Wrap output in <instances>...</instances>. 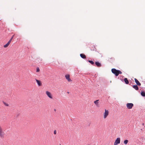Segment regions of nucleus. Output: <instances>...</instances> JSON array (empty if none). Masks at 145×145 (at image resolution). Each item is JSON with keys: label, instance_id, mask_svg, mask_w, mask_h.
<instances>
[{"label": "nucleus", "instance_id": "2", "mask_svg": "<svg viewBox=\"0 0 145 145\" xmlns=\"http://www.w3.org/2000/svg\"><path fill=\"white\" fill-rule=\"evenodd\" d=\"M5 133L2 127L0 125V138H4Z\"/></svg>", "mask_w": 145, "mask_h": 145}, {"label": "nucleus", "instance_id": "8", "mask_svg": "<svg viewBox=\"0 0 145 145\" xmlns=\"http://www.w3.org/2000/svg\"><path fill=\"white\" fill-rule=\"evenodd\" d=\"M135 82L136 83L137 85L138 86H140L141 85L140 83L139 82V81L136 78L134 79Z\"/></svg>", "mask_w": 145, "mask_h": 145}, {"label": "nucleus", "instance_id": "3", "mask_svg": "<svg viewBox=\"0 0 145 145\" xmlns=\"http://www.w3.org/2000/svg\"><path fill=\"white\" fill-rule=\"evenodd\" d=\"M46 94L47 96L50 99H52L53 98V95L51 93L48 91H46Z\"/></svg>", "mask_w": 145, "mask_h": 145}, {"label": "nucleus", "instance_id": "16", "mask_svg": "<svg viewBox=\"0 0 145 145\" xmlns=\"http://www.w3.org/2000/svg\"><path fill=\"white\" fill-rule=\"evenodd\" d=\"M141 95L143 97H145V92L144 91H141Z\"/></svg>", "mask_w": 145, "mask_h": 145}, {"label": "nucleus", "instance_id": "23", "mask_svg": "<svg viewBox=\"0 0 145 145\" xmlns=\"http://www.w3.org/2000/svg\"><path fill=\"white\" fill-rule=\"evenodd\" d=\"M5 104V105L6 106H8V104H6V103H5V104Z\"/></svg>", "mask_w": 145, "mask_h": 145}, {"label": "nucleus", "instance_id": "9", "mask_svg": "<svg viewBox=\"0 0 145 145\" xmlns=\"http://www.w3.org/2000/svg\"><path fill=\"white\" fill-rule=\"evenodd\" d=\"M35 80L39 86H40L42 85L41 82L40 80H38L37 79H35Z\"/></svg>", "mask_w": 145, "mask_h": 145}, {"label": "nucleus", "instance_id": "19", "mask_svg": "<svg viewBox=\"0 0 145 145\" xmlns=\"http://www.w3.org/2000/svg\"><path fill=\"white\" fill-rule=\"evenodd\" d=\"M88 62L92 65H93L94 64V62L92 61L89 60Z\"/></svg>", "mask_w": 145, "mask_h": 145}, {"label": "nucleus", "instance_id": "22", "mask_svg": "<svg viewBox=\"0 0 145 145\" xmlns=\"http://www.w3.org/2000/svg\"><path fill=\"white\" fill-rule=\"evenodd\" d=\"M54 134L55 135L56 134V130H55L54 131Z\"/></svg>", "mask_w": 145, "mask_h": 145}, {"label": "nucleus", "instance_id": "1", "mask_svg": "<svg viewBox=\"0 0 145 145\" xmlns=\"http://www.w3.org/2000/svg\"><path fill=\"white\" fill-rule=\"evenodd\" d=\"M111 71L112 73L115 74L116 76H118L119 74H121L122 72L120 70H117L115 69H111Z\"/></svg>", "mask_w": 145, "mask_h": 145}, {"label": "nucleus", "instance_id": "10", "mask_svg": "<svg viewBox=\"0 0 145 145\" xmlns=\"http://www.w3.org/2000/svg\"><path fill=\"white\" fill-rule=\"evenodd\" d=\"M95 63L97 67H100L101 66V64L99 62H95Z\"/></svg>", "mask_w": 145, "mask_h": 145}, {"label": "nucleus", "instance_id": "24", "mask_svg": "<svg viewBox=\"0 0 145 145\" xmlns=\"http://www.w3.org/2000/svg\"><path fill=\"white\" fill-rule=\"evenodd\" d=\"M60 145H61V144H60Z\"/></svg>", "mask_w": 145, "mask_h": 145}, {"label": "nucleus", "instance_id": "11", "mask_svg": "<svg viewBox=\"0 0 145 145\" xmlns=\"http://www.w3.org/2000/svg\"><path fill=\"white\" fill-rule=\"evenodd\" d=\"M99 100H96L94 102V103L96 105V106H99Z\"/></svg>", "mask_w": 145, "mask_h": 145}, {"label": "nucleus", "instance_id": "17", "mask_svg": "<svg viewBox=\"0 0 145 145\" xmlns=\"http://www.w3.org/2000/svg\"><path fill=\"white\" fill-rule=\"evenodd\" d=\"M128 142V140H125L123 142L124 143L125 145L127 144Z\"/></svg>", "mask_w": 145, "mask_h": 145}, {"label": "nucleus", "instance_id": "20", "mask_svg": "<svg viewBox=\"0 0 145 145\" xmlns=\"http://www.w3.org/2000/svg\"><path fill=\"white\" fill-rule=\"evenodd\" d=\"M40 71V69L39 67H37L36 69V72H39Z\"/></svg>", "mask_w": 145, "mask_h": 145}, {"label": "nucleus", "instance_id": "13", "mask_svg": "<svg viewBox=\"0 0 145 145\" xmlns=\"http://www.w3.org/2000/svg\"><path fill=\"white\" fill-rule=\"evenodd\" d=\"M80 56L83 59H86V56L84 54H80Z\"/></svg>", "mask_w": 145, "mask_h": 145}, {"label": "nucleus", "instance_id": "7", "mask_svg": "<svg viewBox=\"0 0 145 145\" xmlns=\"http://www.w3.org/2000/svg\"><path fill=\"white\" fill-rule=\"evenodd\" d=\"M65 77L68 82H71L72 81V80L70 78V76L69 74L66 75H65Z\"/></svg>", "mask_w": 145, "mask_h": 145}, {"label": "nucleus", "instance_id": "4", "mask_svg": "<svg viewBox=\"0 0 145 145\" xmlns=\"http://www.w3.org/2000/svg\"><path fill=\"white\" fill-rule=\"evenodd\" d=\"M109 114V111L108 110L105 109V112L104 113V118L106 119Z\"/></svg>", "mask_w": 145, "mask_h": 145}, {"label": "nucleus", "instance_id": "5", "mask_svg": "<svg viewBox=\"0 0 145 145\" xmlns=\"http://www.w3.org/2000/svg\"><path fill=\"white\" fill-rule=\"evenodd\" d=\"M120 138H117L116 140L114 143V145H117L120 143Z\"/></svg>", "mask_w": 145, "mask_h": 145}, {"label": "nucleus", "instance_id": "6", "mask_svg": "<svg viewBox=\"0 0 145 145\" xmlns=\"http://www.w3.org/2000/svg\"><path fill=\"white\" fill-rule=\"evenodd\" d=\"M133 106V104L132 103H127L126 104L127 107L129 109L132 108Z\"/></svg>", "mask_w": 145, "mask_h": 145}, {"label": "nucleus", "instance_id": "12", "mask_svg": "<svg viewBox=\"0 0 145 145\" xmlns=\"http://www.w3.org/2000/svg\"><path fill=\"white\" fill-rule=\"evenodd\" d=\"M10 42H11L10 41H8L6 44L4 45V47L5 48L7 47L9 45Z\"/></svg>", "mask_w": 145, "mask_h": 145}, {"label": "nucleus", "instance_id": "21", "mask_svg": "<svg viewBox=\"0 0 145 145\" xmlns=\"http://www.w3.org/2000/svg\"><path fill=\"white\" fill-rule=\"evenodd\" d=\"M14 35H13V36L9 40V41H10V42H11L12 40V39H13V38L14 37Z\"/></svg>", "mask_w": 145, "mask_h": 145}, {"label": "nucleus", "instance_id": "14", "mask_svg": "<svg viewBox=\"0 0 145 145\" xmlns=\"http://www.w3.org/2000/svg\"><path fill=\"white\" fill-rule=\"evenodd\" d=\"M124 81L125 82V83L126 84H129V81L127 80V78H125L124 79Z\"/></svg>", "mask_w": 145, "mask_h": 145}, {"label": "nucleus", "instance_id": "15", "mask_svg": "<svg viewBox=\"0 0 145 145\" xmlns=\"http://www.w3.org/2000/svg\"><path fill=\"white\" fill-rule=\"evenodd\" d=\"M133 88L136 90H138V87L137 85H133Z\"/></svg>", "mask_w": 145, "mask_h": 145}, {"label": "nucleus", "instance_id": "18", "mask_svg": "<svg viewBox=\"0 0 145 145\" xmlns=\"http://www.w3.org/2000/svg\"><path fill=\"white\" fill-rule=\"evenodd\" d=\"M93 49L91 48V51H95L96 50V48H95V46H93Z\"/></svg>", "mask_w": 145, "mask_h": 145}]
</instances>
